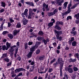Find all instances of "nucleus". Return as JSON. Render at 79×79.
<instances>
[{
  "label": "nucleus",
  "instance_id": "16",
  "mask_svg": "<svg viewBox=\"0 0 79 79\" xmlns=\"http://www.w3.org/2000/svg\"><path fill=\"white\" fill-rule=\"evenodd\" d=\"M68 3V2H65L64 4V7L63 9H66V7H67V5Z\"/></svg>",
  "mask_w": 79,
  "mask_h": 79
},
{
  "label": "nucleus",
  "instance_id": "32",
  "mask_svg": "<svg viewBox=\"0 0 79 79\" xmlns=\"http://www.w3.org/2000/svg\"><path fill=\"white\" fill-rule=\"evenodd\" d=\"M53 25V23H52V22H50L48 24V26L49 27H51V26H52Z\"/></svg>",
  "mask_w": 79,
  "mask_h": 79
},
{
  "label": "nucleus",
  "instance_id": "60",
  "mask_svg": "<svg viewBox=\"0 0 79 79\" xmlns=\"http://www.w3.org/2000/svg\"><path fill=\"white\" fill-rule=\"evenodd\" d=\"M4 11H5V9H1L0 11V12H1V13H3Z\"/></svg>",
  "mask_w": 79,
  "mask_h": 79
},
{
  "label": "nucleus",
  "instance_id": "25",
  "mask_svg": "<svg viewBox=\"0 0 79 79\" xmlns=\"http://www.w3.org/2000/svg\"><path fill=\"white\" fill-rule=\"evenodd\" d=\"M77 4H74L71 7V9H74L77 6Z\"/></svg>",
  "mask_w": 79,
  "mask_h": 79
},
{
  "label": "nucleus",
  "instance_id": "54",
  "mask_svg": "<svg viewBox=\"0 0 79 79\" xmlns=\"http://www.w3.org/2000/svg\"><path fill=\"white\" fill-rule=\"evenodd\" d=\"M23 75V73L22 72L19 73V74L17 75V76L19 77V76H22Z\"/></svg>",
  "mask_w": 79,
  "mask_h": 79
},
{
  "label": "nucleus",
  "instance_id": "63",
  "mask_svg": "<svg viewBox=\"0 0 79 79\" xmlns=\"http://www.w3.org/2000/svg\"><path fill=\"white\" fill-rule=\"evenodd\" d=\"M46 5H46L45 3H44L43 5V8H45V7H46Z\"/></svg>",
  "mask_w": 79,
  "mask_h": 79
},
{
  "label": "nucleus",
  "instance_id": "42",
  "mask_svg": "<svg viewBox=\"0 0 79 79\" xmlns=\"http://www.w3.org/2000/svg\"><path fill=\"white\" fill-rule=\"evenodd\" d=\"M34 68L33 67H31V68L30 70V72H32L34 71Z\"/></svg>",
  "mask_w": 79,
  "mask_h": 79
},
{
  "label": "nucleus",
  "instance_id": "37",
  "mask_svg": "<svg viewBox=\"0 0 79 79\" xmlns=\"http://www.w3.org/2000/svg\"><path fill=\"white\" fill-rule=\"evenodd\" d=\"M58 12V9H55L54 11L53 12V13H54V15L56 13Z\"/></svg>",
  "mask_w": 79,
  "mask_h": 79
},
{
  "label": "nucleus",
  "instance_id": "19",
  "mask_svg": "<svg viewBox=\"0 0 79 79\" xmlns=\"http://www.w3.org/2000/svg\"><path fill=\"white\" fill-rule=\"evenodd\" d=\"M8 37L10 38V39H13V35L12 34L9 33L8 34Z\"/></svg>",
  "mask_w": 79,
  "mask_h": 79
},
{
  "label": "nucleus",
  "instance_id": "35",
  "mask_svg": "<svg viewBox=\"0 0 79 79\" xmlns=\"http://www.w3.org/2000/svg\"><path fill=\"white\" fill-rule=\"evenodd\" d=\"M25 45V50H26L28 46H27V43H25L24 44Z\"/></svg>",
  "mask_w": 79,
  "mask_h": 79
},
{
  "label": "nucleus",
  "instance_id": "38",
  "mask_svg": "<svg viewBox=\"0 0 79 79\" xmlns=\"http://www.w3.org/2000/svg\"><path fill=\"white\" fill-rule=\"evenodd\" d=\"M48 4L46 5V7H45V8L46 9V11H49V9L48 8Z\"/></svg>",
  "mask_w": 79,
  "mask_h": 79
},
{
  "label": "nucleus",
  "instance_id": "27",
  "mask_svg": "<svg viewBox=\"0 0 79 79\" xmlns=\"http://www.w3.org/2000/svg\"><path fill=\"white\" fill-rule=\"evenodd\" d=\"M63 22L62 21L60 22L58 21L56 22V24H58V25H59V24L63 25Z\"/></svg>",
  "mask_w": 79,
  "mask_h": 79
},
{
  "label": "nucleus",
  "instance_id": "43",
  "mask_svg": "<svg viewBox=\"0 0 79 79\" xmlns=\"http://www.w3.org/2000/svg\"><path fill=\"white\" fill-rule=\"evenodd\" d=\"M71 34H73L74 36L76 35V31H74L73 32V31H71Z\"/></svg>",
  "mask_w": 79,
  "mask_h": 79
},
{
  "label": "nucleus",
  "instance_id": "21",
  "mask_svg": "<svg viewBox=\"0 0 79 79\" xmlns=\"http://www.w3.org/2000/svg\"><path fill=\"white\" fill-rule=\"evenodd\" d=\"M74 17L76 18L77 19H79V13H78L77 14H76L74 16Z\"/></svg>",
  "mask_w": 79,
  "mask_h": 79
},
{
  "label": "nucleus",
  "instance_id": "22",
  "mask_svg": "<svg viewBox=\"0 0 79 79\" xmlns=\"http://www.w3.org/2000/svg\"><path fill=\"white\" fill-rule=\"evenodd\" d=\"M69 60V61H69V62L70 63H71V62H73V63H74V62H75L76 61V59H72L71 58Z\"/></svg>",
  "mask_w": 79,
  "mask_h": 79
},
{
  "label": "nucleus",
  "instance_id": "13",
  "mask_svg": "<svg viewBox=\"0 0 79 79\" xmlns=\"http://www.w3.org/2000/svg\"><path fill=\"white\" fill-rule=\"evenodd\" d=\"M55 28L58 31H60L61 29V28L58 25H56L55 26Z\"/></svg>",
  "mask_w": 79,
  "mask_h": 79
},
{
  "label": "nucleus",
  "instance_id": "49",
  "mask_svg": "<svg viewBox=\"0 0 79 79\" xmlns=\"http://www.w3.org/2000/svg\"><path fill=\"white\" fill-rule=\"evenodd\" d=\"M10 22L11 23H14V20H13L12 18H10Z\"/></svg>",
  "mask_w": 79,
  "mask_h": 79
},
{
  "label": "nucleus",
  "instance_id": "57",
  "mask_svg": "<svg viewBox=\"0 0 79 79\" xmlns=\"http://www.w3.org/2000/svg\"><path fill=\"white\" fill-rule=\"evenodd\" d=\"M18 59H19V61H21V57H20V56H19L17 57V60H18Z\"/></svg>",
  "mask_w": 79,
  "mask_h": 79
},
{
  "label": "nucleus",
  "instance_id": "62",
  "mask_svg": "<svg viewBox=\"0 0 79 79\" xmlns=\"http://www.w3.org/2000/svg\"><path fill=\"white\" fill-rule=\"evenodd\" d=\"M71 40H71L72 42H73V41H74V37H72L71 38Z\"/></svg>",
  "mask_w": 79,
  "mask_h": 79
},
{
  "label": "nucleus",
  "instance_id": "7",
  "mask_svg": "<svg viewBox=\"0 0 79 79\" xmlns=\"http://www.w3.org/2000/svg\"><path fill=\"white\" fill-rule=\"evenodd\" d=\"M56 37L57 38V39L58 40H59V39L60 41H61L63 39V37L61 36L60 37V35H56Z\"/></svg>",
  "mask_w": 79,
  "mask_h": 79
},
{
  "label": "nucleus",
  "instance_id": "39",
  "mask_svg": "<svg viewBox=\"0 0 79 79\" xmlns=\"http://www.w3.org/2000/svg\"><path fill=\"white\" fill-rule=\"evenodd\" d=\"M2 50H5L6 49V47L5 45L3 46L2 47Z\"/></svg>",
  "mask_w": 79,
  "mask_h": 79
},
{
  "label": "nucleus",
  "instance_id": "47",
  "mask_svg": "<svg viewBox=\"0 0 79 79\" xmlns=\"http://www.w3.org/2000/svg\"><path fill=\"white\" fill-rule=\"evenodd\" d=\"M31 35H32L33 37L36 36V35L35 33H34V32H32L31 33Z\"/></svg>",
  "mask_w": 79,
  "mask_h": 79
},
{
  "label": "nucleus",
  "instance_id": "2",
  "mask_svg": "<svg viewBox=\"0 0 79 79\" xmlns=\"http://www.w3.org/2000/svg\"><path fill=\"white\" fill-rule=\"evenodd\" d=\"M71 8H68V10L67 11L65 12H64L62 13V16L63 17L64 15H68L69 13L71 12Z\"/></svg>",
  "mask_w": 79,
  "mask_h": 79
},
{
  "label": "nucleus",
  "instance_id": "29",
  "mask_svg": "<svg viewBox=\"0 0 79 79\" xmlns=\"http://www.w3.org/2000/svg\"><path fill=\"white\" fill-rule=\"evenodd\" d=\"M54 14L53 12H49L48 13V15L49 16H53V15H54Z\"/></svg>",
  "mask_w": 79,
  "mask_h": 79
},
{
  "label": "nucleus",
  "instance_id": "46",
  "mask_svg": "<svg viewBox=\"0 0 79 79\" xmlns=\"http://www.w3.org/2000/svg\"><path fill=\"white\" fill-rule=\"evenodd\" d=\"M55 61H56V59L55 58L53 59V60L51 61L50 64H52L53 63H54Z\"/></svg>",
  "mask_w": 79,
  "mask_h": 79
},
{
  "label": "nucleus",
  "instance_id": "34",
  "mask_svg": "<svg viewBox=\"0 0 79 79\" xmlns=\"http://www.w3.org/2000/svg\"><path fill=\"white\" fill-rule=\"evenodd\" d=\"M40 49H37L36 51V55H38V54L40 53Z\"/></svg>",
  "mask_w": 79,
  "mask_h": 79
},
{
  "label": "nucleus",
  "instance_id": "3",
  "mask_svg": "<svg viewBox=\"0 0 79 79\" xmlns=\"http://www.w3.org/2000/svg\"><path fill=\"white\" fill-rule=\"evenodd\" d=\"M27 11H28V10L26 9L24 13H22V16L23 18H24L25 17V16H27Z\"/></svg>",
  "mask_w": 79,
  "mask_h": 79
},
{
  "label": "nucleus",
  "instance_id": "58",
  "mask_svg": "<svg viewBox=\"0 0 79 79\" xmlns=\"http://www.w3.org/2000/svg\"><path fill=\"white\" fill-rule=\"evenodd\" d=\"M32 18V15H31L30 14H29V16H28V18H29V19H31Z\"/></svg>",
  "mask_w": 79,
  "mask_h": 79
},
{
  "label": "nucleus",
  "instance_id": "51",
  "mask_svg": "<svg viewBox=\"0 0 79 79\" xmlns=\"http://www.w3.org/2000/svg\"><path fill=\"white\" fill-rule=\"evenodd\" d=\"M71 5V2L69 4V5L68 6V8H70V7L72 6Z\"/></svg>",
  "mask_w": 79,
  "mask_h": 79
},
{
  "label": "nucleus",
  "instance_id": "18",
  "mask_svg": "<svg viewBox=\"0 0 79 79\" xmlns=\"http://www.w3.org/2000/svg\"><path fill=\"white\" fill-rule=\"evenodd\" d=\"M14 50H15L13 49V47L12 46L10 47V48L9 50V52H10V53H11L13 52H14Z\"/></svg>",
  "mask_w": 79,
  "mask_h": 79
},
{
  "label": "nucleus",
  "instance_id": "61",
  "mask_svg": "<svg viewBox=\"0 0 79 79\" xmlns=\"http://www.w3.org/2000/svg\"><path fill=\"white\" fill-rule=\"evenodd\" d=\"M17 47H18V48H19V42L18 41L17 43Z\"/></svg>",
  "mask_w": 79,
  "mask_h": 79
},
{
  "label": "nucleus",
  "instance_id": "30",
  "mask_svg": "<svg viewBox=\"0 0 79 79\" xmlns=\"http://www.w3.org/2000/svg\"><path fill=\"white\" fill-rule=\"evenodd\" d=\"M58 64H59L58 63V62L56 61V63H55L53 64V65L55 66V68H56L57 66V65H58Z\"/></svg>",
  "mask_w": 79,
  "mask_h": 79
},
{
  "label": "nucleus",
  "instance_id": "5",
  "mask_svg": "<svg viewBox=\"0 0 79 79\" xmlns=\"http://www.w3.org/2000/svg\"><path fill=\"white\" fill-rule=\"evenodd\" d=\"M25 3L27 4V5H30V6H34V3L32 2H25Z\"/></svg>",
  "mask_w": 79,
  "mask_h": 79
},
{
  "label": "nucleus",
  "instance_id": "41",
  "mask_svg": "<svg viewBox=\"0 0 79 79\" xmlns=\"http://www.w3.org/2000/svg\"><path fill=\"white\" fill-rule=\"evenodd\" d=\"M69 19H72V17L71 16H68L67 18V20H68Z\"/></svg>",
  "mask_w": 79,
  "mask_h": 79
},
{
  "label": "nucleus",
  "instance_id": "33",
  "mask_svg": "<svg viewBox=\"0 0 79 79\" xmlns=\"http://www.w3.org/2000/svg\"><path fill=\"white\" fill-rule=\"evenodd\" d=\"M6 56H7V54L5 53L4 54L2 55V56L1 57L2 58H5V57H6Z\"/></svg>",
  "mask_w": 79,
  "mask_h": 79
},
{
  "label": "nucleus",
  "instance_id": "4",
  "mask_svg": "<svg viewBox=\"0 0 79 79\" xmlns=\"http://www.w3.org/2000/svg\"><path fill=\"white\" fill-rule=\"evenodd\" d=\"M58 62L59 64H64V62L63 60V59H62L61 58H59L58 59Z\"/></svg>",
  "mask_w": 79,
  "mask_h": 79
},
{
  "label": "nucleus",
  "instance_id": "9",
  "mask_svg": "<svg viewBox=\"0 0 79 79\" xmlns=\"http://www.w3.org/2000/svg\"><path fill=\"white\" fill-rule=\"evenodd\" d=\"M6 50H7L10 48V46H11V43H9L7 42L6 43Z\"/></svg>",
  "mask_w": 79,
  "mask_h": 79
},
{
  "label": "nucleus",
  "instance_id": "53",
  "mask_svg": "<svg viewBox=\"0 0 79 79\" xmlns=\"http://www.w3.org/2000/svg\"><path fill=\"white\" fill-rule=\"evenodd\" d=\"M4 60L6 61L7 63H8V62H9V59L8 58H5Z\"/></svg>",
  "mask_w": 79,
  "mask_h": 79
},
{
  "label": "nucleus",
  "instance_id": "17",
  "mask_svg": "<svg viewBox=\"0 0 79 79\" xmlns=\"http://www.w3.org/2000/svg\"><path fill=\"white\" fill-rule=\"evenodd\" d=\"M45 58V56H40L39 58V60H40V61H42V60H44V59Z\"/></svg>",
  "mask_w": 79,
  "mask_h": 79
},
{
  "label": "nucleus",
  "instance_id": "26",
  "mask_svg": "<svg viewBox=\"0 0 79 79\" xmlns=\"http://www.w3.org/2000/svg\"><path fill=\"white\" fill-rule=\"evenodd\" d=\"M77 43V42L76 41H73L72 43V45L73 46V47H74L76 45V44Z\"/></svg>",
  "mask_w": 79,
  "mask_h": 79
},
{
  "label": "nucleus",
  "instance_id": "55",
  "mask_svg": "<svg viewBox=\"0 0 79 79\" xmlns=\"http://www.w3.org/2000/svg\"><path fill=\"white\" fill-rule=\"evenodd\" d=\"M41 44V42H40L39 41V42H37L36 43V44L37 45H40V44Z\"/></svg>",
  "mask_w": 79,
  "mask_h": 79
},
{
  "label": "nucleus",
  "instance_id": "59",
  "mask_svg": "<svg viewBox=\"0 0 79 79\" xmlns=\"http://www.w3.org/2000/svg\"><path fill=\"white\" fill-rule=\"evenodd\" d=\"M57 1H59V2L62 3L64 2V0H58Z\"/></svg>",
  "mask_w": 79,
  "mask_h": 79
},
{
  "label": "nucleus",
  "instance_id": "20",
  "mask_svg": "<svg viewBox=\"0 0 79 79\" xmlns=\"http://www.w3.org/2000/svg\"><path fill=\"white\" fill-rule=\"evenodd\" d=\"M32 53L30 52L29 53H28L27 55V56L28 58H31L32 56Z\"/></svg>",
  "mask_w": 79,
  "mask_h": 79
},
{
  "label": "nucleus",
  "instance_id": "6",
  "mask_svg": "<svg viewBox=\"0 0 79 79\" xmlns=\"http://www.w3.org/2000/svg\"><path fill=\"white\" fill-rule=\"evenodd\" d=\"M42 41L44 44V45H46L47 44V42H49V39H47L45 40L44 39H42Z\"/></svg>",
  "mask_w": 79,
  "mask_h": 79
},
{
  "label": "nucleus",
  "instance_id": "45",
  "mask_svg": "<svg viewBox=\"0 0 79 79\" xmlns=\"http://www.w3.org/2000/svg\"><path fill=\"white\" fill-rule=\"evenodd\" d=\"M53 68H49L48 70V72L49 73H51L53 71Z\"/></svg>",
  "mask_w": 79,
  "mask_h": 79
},
{
  "label": "nucleus",
  "instance_id": "36",
  "mask_svg": "<svg viewBox=\"0 0 79 79\" xmlns=\"http://www.w3.org/2000/svg\"><path fill=\"white\" fill-rule=\"evenodd\" d=\"M2 6L3 7H5V5L6 4H5V2H1Z\"/></svg>",
  "mask_w": 79,
  "mask_h": 79
},
{
  "label": "nucleus",
  "instance_id": "44",
  "mask_svg": "<svg viewBox=\"0 0 79 79\" xmlns=\"http://www.w3.org/2000/svg\"><path fill=\"white\" fill-rule=\"evenodd\" d=\"M39 35H44V33L43 31H40L38 33Z\"/></svg>",
  "mask_w": 79,
  "mask_h": 79
},
{
  "label": "nucleus",
  "instance_id": "8",
  "mask_svg": "<svg viewBox=\"0 0 79 79\" xmlns=\"http://www.w3.org/2000/svg\"><path fill=\"white\" fill-rule=\"evenodd\" d=\"M68 71L69 73H73V69L71 68H68Z\"/></svg>",
  "mask_w": 79,
  "mask_h": 79
},
{
  "label": "nucleus",
  "instance_id": "12",
  "mask_svg": "<svg viewBox=\"0 0 79 79\" xmlns=\"http://www.w3.org/2000/svg\"><path fill=\"white\" fill-rule=\"evenodd\" d=\"M19 31H17L16 30H14L13 31V35H14L15 36V35H17V34H18V33L19 32Z\"/></svg>",
  "mask_w": 79,
  "mask_h": 79
},
{
  "label": "nucleus",
  "instance_id": "1",
  "mask_svg": "<svg viewBox=\"0 0 79 79\" xmlns=\"http://www.w3.org/2000/svg\"><path fill=\"white\" fill-rule=\"evenodd\" d=\"M23 71L25 72L26 71V69L23 68H18L15 70V73H19L20 71Z\"/></svg>",
  "mask_w": 79,
  "mask_h": 79
},
{
  "label": "nucleus",
  "instance_id": "23",
  "mask_svg": "<svg viewBox=\"0 0 79 79\" xmlns=\"http://www.w3.org/2000/svg\"><path fill=\"white\" fill-rule=\"evenodd\" d=\"M42 39H44V37H42L40 36H38L37 38V40H39V41H41Z\"/></svg>",
  "mask_w": 79,
  "mask_h": 79
},
{
  "label": "nucleus",
  "instance_id": "56",
  "mask_svg": "<svg viewBox=\"0 0 79 79\" xmlns=\"http://www.w3.org/2000/svg\"><path fill=\"white\" fill-rule=\"evenodd\" d=\"M11 62H10L7 63V66H11Z\"/></svg>",
  "mask_w": 79,
  "mask_h": 79
},
{
  "label": "nucleus",
  "instance_id": "28",
  "mask_svg": "<svg viewBox=\"0 0 79 79\" xmlns=\"http://www.w3.org/2000/svg\"><path fill=\"white\" fill-rule=\"evenodd\" d=\"M73 69L74 71L75 72L77 71L78 70V68L74 66L73 67Z\"/></svg>",
  "mask_w": 79,
  "mask_h": 79
},
{
  "label": "nucleus",
  "instance_id": "50",
  "mask_svg": "<svg viewBox=\"0 0 79 79\" xmlns=\"http://www.w3.org/2000/svg\"><path fill=\"white\" fill-rule=\"evenodd\" d=\"M33 44V42L29 41L28 43V45H31Z\"/></svg>",
  "mask_w": 79,
  "mask_h": 79
},
{
  "label": "nucleus",
  "instance_id": "40",
  "mask_svg": "<svg viewBox=\"0 0 79 79\" xmlns=\"http://www.w3.org/2000/svg\"><path fill=\"white\" fill-rule=\"evenodd\" d=\"M8 33H9V32H8L7 31H4L2 32V34L3 35H5V34H8Z\"/></svg>",
  "mask_w": 79,
  "mask_h": 79
},
{
  "label": "nucleus",
  "instance_id": "52",
  "mask_svg": "<svg viewBox=\"0 0 79 79\" xmlns=\"http://www.w3.org/2000/svg\"><path fill=\"white\" fill-rule=\"evenodd\" d=\"M57 3L59 4V5L60 6H61V5H62V4H61V3L59 2V1H57Z\"/></svg>",
  "mask_w": 79,
  "mask_h": 79
},
{
  "label": "nucleus",
  "instance_id": "31",
  "mask_svg": "<svg viewBox=\"0 0 79 79\" xmlns=\"http://www.w3.org/2000/svg\"><path fill=\"white\" fill-rule=\"evenodd\" d=\"M11 74H12L11 75V77H15V76H16V74H14V72H12L11 73Z\"/></svg>",
  "mask_w": 79,
  "mask_h": 79
},
{
  "label": "nucleus",
  "instance_id": "64",
  "mask_svg": "<svg viewBox=\"0 0 79 79\" xmlns=\"http://www.w3.org/2000/svg\"><path fill=\"white\" fill-rule=\"evenodd\" d=\"M75 56L77 57V58L79 57V54L77 53L75 54Z\"/></svg>",
  "mask_w": 79,
  "mask_h": 79
},
{
  "label": "nucleus",
  "instance_id": "10",
  "mask_svg": "<svg viewBox=\"0 0 79 79\" xmlns=\"http://www.w3.org/2000/svg\"><path fill=\"white\" fill-rule=\"evenodd\" d=\"M23 24L24 25H26L27 23H28V21L25 18H23Z\"/></svg>",
  "mask_w": 79,
  "mask_h": 79
},
{
  "label": "nucleus",
  "instance_id": "48",
  "mask_svg": "<svg viewBox=\"0 0 79 79\" xmlns=\"http://www.w3.org/2000/svg\"><path fill=\"white\" fill-rule=\"evenodd\" d=\"M35 49H36V48H37V47H38V46L37 45V44H35V46H32Z\"/></svg>",
  "mask_w": 79,
  "mask_h": 79
},
{
  "label": "nucleus",
  "instance_id": "24",
  "mask_svg": "<svg viewBox=\"0 0 79 79\" xmlns=\"http://www.w3.org/2000/svg\"><path fill=\"white\" fill-rule=\"evenodd\" d=\"M21 23H17L16 26V28H19L21 27Z\"/></svg>",
  "mask_w": 79,
  "mask_h": 79
},
{
  "label": "nucleus",
  "instance_id": "14",
  "mask_svg": "<svg viewBox=\"0 0 79 79\" xmlns=\"http://www.w3.org/2000/svg\"><path fill=\"white\" fill-rule=\"evenodd\" d=\"M29 14H30L31 15H35V14L32 12L33 10L32 9H29Z\"/></svg>",
  "mask_w": 79,
  "mask_h": 79
},
{
  "label": "nucleus",
  "instance_id": "15",
  "mask_svg": "<svg viewBox=\"0 0 79 79\" xmlns=\"http://www.w3.org/2000/svg\"><path fill=\"white\" fill-rule=\"evenodd\" d=\"M35 49L33 46H32V47L30 48V52L31 53H33V52H34L35 51Z\"/></svg>",
  "mask_w": 79,
  "mask_h": 79
},
{
  "label": "nucleus",
  "instance_id": "11",
  "mask_svg": "<svg viewBox=\"0 0 79 79\" xmlns=\"http://www.w3.org/2000/svg\"><path fill=\"white\" fill-rule=\"evenodd\" d=\"M54 31L55 32L56 34H57L56 35H60V34H62V31H58L55 30Z\"/></svg>",
  "mask_w": 79,
  "mask_h": 79
}]
</instances>
